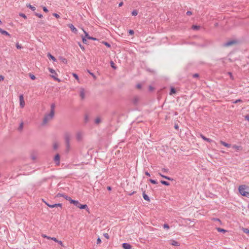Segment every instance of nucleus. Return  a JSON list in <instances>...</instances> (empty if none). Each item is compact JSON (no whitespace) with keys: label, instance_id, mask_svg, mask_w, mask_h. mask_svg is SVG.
Masks as SVG:
<instances>
[{"label":"nucleus","instance_id":"obj_1","mask_svg":"<svg viewBox=\"0 0 249 249\" xmlns=\"http://www.w3.org/2000/svg\"><path fill=\"white\" fill-rule=\"evenodd\" d=\"M238 190L242 196L249 198V186L246 185H240Z\"/></svg>","mask_w":249,"mask_h":249},{"label":"nucleus","instance_id":"obj_2","mask_svg":"<svg viewBox=\"0 0 249 249\" xmlns=\"http://www.w3.org/2000/svg\"><path fill=\"white\" fill-rule=\"evenodd\" d=\"M65 142L66 144V151L68 152L70 150V141L71 139V135L68 132H66L64 134Z\"/></svg>","mask_w":249,"mask_h":249},{"label":"nucleus","instance_id":"obj_3","mask_svg":"<svg viewBox=\"0 0 249 249\" xmlns=\"http://www.w3.org/2000/svg\"><path fill=\"white\" fill-rule=\"evenodd\" d=\"M54 116V113L52 112H50L49 114L45 115L43 120L42 124H46L48 122L53 119Z\"/></svg>","mask_w":249,"mask_h":249},{"label":"nucleus","instance_id":"obj_4","mask_svg":"<svg viewBox=\"0 0 249 249\" xmlns=\"http://www.w3.org/2000/svg\"><path fill=\"white\" fill-rule=\"evenodd\" d=\"M71 202L72 204H73L77 208H79L80 209H86V211H87L89 213V209L88 208L87 205L81 204L77 200H71Z\"/></svg>","mask_w":249,"mask_h":249},{"label":"nucleus","instance_id":"obj_5","mask_svg":"<svg viewBox=\"0 0 249 249\" xmlns=\"http://www.w3.org/2000/svg\"><path fill=\"white\" fill-rule=\"evenodd\" d=\"M237 43V41L234 40H230L229 41H227L226 43L224 44L225 47H229L230 46H231L232 45L235 44Z\"/></svg>","mask_w":249,"mask_h":249},{"label":"nucleus","instance_id":"obj_6","mask_svg":"<svg viewBox=\"0 0 249 249\" xmlns=\"http://www.w3.org/2000/svg\"><path fill=\"white\" fill-rule=\"evenodd\" d=\"M83 134L81 132H78L76 134V139L77 141H81L83 138Z\"/></svg>","mask_w":249,"mask_h":249},{"label":"nucleus","instance_id":"obj_7","mask_svg":"<svg viewBox=\"0 0 249 249\" xmlns=\"http://www.w3.org/2000/svg\"><path fill=\"white\" fill-rule=\"evenodd\" d=\"M19 101H20V106L21 108H23L25 106V102L24 100L23 95L21 94L19 96Z\"/></svg>","mask_w":249,"mask_h":249},{"label":"nucleus","instance_id":"obj_8","mask_svg":"<svg viewBox=\"0 0 249 249\" xmlns=\"http://www.w3.org/2000/svg\"><path fill=\"white\" fill-rule=\"evenodd\" d=\"M60 157L59 154H57L54 158V161L57 165H59L60 163Z\"/></svg>","mask_w":249,"mask_h":249},{"label":"nucleus","instance_id":"obj_9","mask_svg":"<svg viewBox=\"0 0 249 249\" xmlns=\"http://www.w3.org/2000/svg\"><path fill=\"white\" fill-rule=\"evenodd\" d=\"M142 196L144 200L149 202L150 201L149 197L148 196L145 194V191L143 190V189L142 188Z\"/></svg>","mask_w":249,"mask_h":249},{"label":"nucleus","instance_id":"obj_10","mask_svg":"<svg viewBox=\"0 0 249 249\" xmlns=\"http://www.w3.org/2000/svg\"><path fill=\"white\" fill-rule=\"evenodd\" d=\"M68 27L71 29V31L74 33H77V30L72 24H68Z\"/></svg>","mask_w":249,"mask_h":249},{"label":"nucleus","instance_id":"obj_11","mask_svg":"<svg viewBox=\"0 0 249 249\" xmlns=\"http://www.w3.org/2000/svg\"><path fill=\"white\" fill-rule=\"evenodd\" d=\"M122 247L124 249H131L132 248L131 245L128 243H123Z\"/></svg>","mask_w":249,"mask_h":249},{"label":"nucleus","instance_id":"obj_12","mask_svg":"<svg viewBox=\"0 0 249 249\" xmlns=\"http://www.w3.org/2000/svg\"><path fill=\"white\" fill-rule=\"evenodd\" d=\"M140 101L139 97L138 96H135L133 99L132 102L134 105H137Z\"/></svg>","mask_w":249,"mask_h":249},{"label":"nucleus","instance_id":"obj_13","mask_svg":"<svg viewBox=\"0 0 249 249\" xmlns=\"http://www.w3.org/2000/svg\"><path fill=\"white\" fill-rule=\"evenodd\" d=\"M0 33L2 35L7 36L10 37H11V35L7 31L3 30L1 28H0Z\"/></svg>","mask_w":249,"mask_h":249},{"label":"nucleus","instance_id":"obj_14","mask_svg":"<svg viewBox=\"0 0 249 249\" xmlns=\"http://www.w3.org/2000/svg\"><path fill=\"white\" fill-rule=\"evenodd\" d=\"M201 27L199 25H192L191 29L195 31H198L200 30Z\"/></svg>","mask_w":249,"mask_h":249},{"label":"nucleus","instance_id":"obj_15","mask_svg":"<svg viewBox=\"0 0 249 249\" xmlns=\"http://www.w3.org/2000/svg\"><path fill=\"white\" fill-rule=\"evenodd\" d=\"M80 96L81 97L82 99H84L85 98V92L84 89H81L80 90Z\"/></svg>","mask_w":249,"mask_h":249},{"label":"nucleus","instance_id":"obj_16","mask_svg":"<svg viewBox=\"0 0 249 249\" xmlns=\"http://www.w3.org/2000/svg\"><path fill=\"white\" fill-rule=\"evenodd\" d=\"M220 143L222 145H224V146H226V147H227L229 148V147H231V144H230L227 143H226V142H223V141H220Z\"/></svg>","mask_w":249,"mask_h":249},{"label":"nucleus","instance_id":"obj_17","mask_svg":"<svg viewBox=\"0 0 249 249\" xmlns=\"http://www.w3.org/2000/svg\"><path fill=\"white\" fill-rule=\"evenodd\" d=\"M171 245L175 246H178L179 245V243L176 241L172 240L170 242Z\"/></svg>","mask_w":249,"mask_h":249},{"label":"nucleus","instance_id":"obj_18","mask_svg":"<svg viewBox=\"0 0 249 249\" xmlns=\"http://www.w3.org/2000/svg\"><path fill=\"white\" fill-rule=\"evenodd\" d=\"M159 175L160 176H161V177H162L163 178H164L167 180H172L173 179L169 177H167V176H164V175H162L161 173H159Z\"/></svg>","mask_w":249,"mask_h":249},{"label":"nucleus","instance_id":"obj_19","mask_svg":"<svg viewBox=\"0 0 249 249\" xmlns=\"http://www.w3.org/2000/svg\"><path fill=\"white\" fill-rule=\"evenodd\" d=\"M47 56L48 57V58L52 59L53 61H56V59L53 56L51 55V53H48L47 54Z\"/></svg>","mask_w":249,"mask_h":249},{"label":"nucleus","instance_id":"obj_20","mask_svg":"<svg viewBox=\"0 0 249 249\" xmlns=\"http://www.w3.org/2000/svg\"><path fill=\"white\" fill-rule=\"evenodd\" d=\"M201 137L205 141L209 142H211L212 141V140H211L209 138H206V137H205L204 136H203V135H201Z\"/></svg>","mask_w":249,"mask_h":249},{"label":"nucleus","instance_id":"obj_21","mask_svg":"<svg viewBox=\"0 0 249 249\" xmlns=\"http://www.w3.org/2000/svg\"><path fill=\"white\" fill-rule=\"evenodd\" d=\"M176 93V89L172 87L170 89V95H173L174 94H175Z\"/></svg>","mask_w":249,"mask_h":249},{"label":"nucleus","instance_id":"obj_22","mask_svg":"<svg viewBox=\"0 0 249 249\" xmlns=\"http://www.w3.org/2000/svg\"><path fill=\"white\" fill-rule=\"evenodd\" d=\"M55 104L54 103L52 104L51 105V111L50 112H52L54 113V108H55Z\"/></svg>","mask_w":249,"mask_h":249},{"label":"nucleus","instance_id":"obj_23","mask_svg":"<svg viewBox=\"0 0 249 249\" xmlns=\"http://www.w3.org/2000/svg\"><path fill=\"white\" fill-rule=\"evenodd\" d=\"M216 230L218 232H222L223 233H225L227 231L225 230L220 228H216Z\"/></svg>","mask_w":249,"mask_h":249},{"label":"nucleus","instance_id":"obj_24","mask_svg":"<svg viewBox=\"0 0 249 249\" xmlns=\"http://www.w3.org/2000/svg\"><path fill=\"white\" fill-rule=\"evenodd\" d=\"M23 122H21L20 124H19V126L18 128V130L19 131H22V130L23 129Z\"/></svg>","mask_w":249,"mask_h":249},{"label":"nucleus","instance_id":"obj_25","mask_svg":"<svg viewBox=\"0 0 249 249\" xmlns=\"http://www.w3.org/2000/svg\"><path fill=\"white\" fill-rule=\"evenodd\" d=\"M160 182L162 184L166 185V186H169L170 185L169 182L165 181V180H161Z\"/></svg>","mask_w":249,"mask_h":249},{"label":"nucleus","instance_id":"obj_26","mask_svg":"<svg viewBox=\"0 0 249 249\" xmlns=\"http://www.w3.org/2000/svg\"><path fill=\"white\" fill-rule=\"evenodd\" d=\"M66 200H69L71 203L72 204V202H71V200H73V199H72L70 196H65V197H64Z\"/></svg>","mask_w":249,"mask_h":249},{"label":"nucleus","instance_id":"obj_27","mask_svg":"<svg viewBox=\"0 0 249 249\" xmlns=\"http://www.w3.org/2000/svg\"><path fill=\"white\" fill-rule=\"evenodd\" d=\"M87 71L93 77L94 80L97 79V77L94 75L93 73L90 72L89 70H88Z\"/></svg>","mask_w":249,"mask_h":249},{"label":"nucleus","instance_id":"obj_28","mask_svg":"<svg viewBox=\"0 0 249 249\" xmlns=\"http://www.w3.org/2000/svg\"><path fill=\"white\" fill-rule=\"evenodd\" d=\"M27 6L29 8H30L32 11H35L36 10V7L34 6H32L31 4H29V5H27Z\"/></svg>","mask_w":249,"mask_h":249},{"label":"nucleus","instance_id":"obj_29","mask_svg":"<svg viewBox=\"0 0 249 249\" xmlns=\"http://www.w3.org/2000/svg\"><path fill=\"white\" fill-rule=\"evenodd\" d=\"M48 70L51 73H52L53 74H54L55 75L57 74L55 72V71L53 69L49 68Z\"/></svg>","mask_w":249,"mask_h":249},{"label":"nucleus","instance_id":"obj_30","mask_svg":"<svg viewBox=\"0 0 249 249\" xmlns=\"http://www.w3.org/2000/svg\"><path fill=\"white\" fill-rule=\"evenodd\" d=\"M58 147V144L57 143L55 142L54 143H53V148L54 150H56Z\"/></svg>","mask_w":249,"mask_h":249},{"label":"nucleus","instance_id":"obj_31","mask_svg":"<svg viewBox=\"0 0 249 249\" xmlns=\"http://www.w3.org/2000/svg\"><path fill=\"white\" fill-rule=\"evenodd\" d=\"M243 231L244 233L248 234L249 235V230L247 228H244Z\"/></svg>","mask_w":249,"mask_h":249},{"label":"nucleus","instance_id":"obj_32","mask_svg":"<svg viewBox=\"0 0 249 249\" xmlns=\"http://www.w3.org/2000/svg\"><path fill=\"white\" fill-rule=\"evenodd\" d=\"M101 122V120L100 118H97L95 120V123L96 124H99Z\"/></svg>","mask_w":249,"mask_h":249},{"label":"nucleus","instance_id":"obj_33","mask_svg":"<svg viewBox=\"0 0 249 249\" xmlns=\"http://www.w3.org/2000/svg\"><path fill=\"white\" fill-rule=\"evenodd\" d=\"M212 220H213V221H217V222H219V223L220 224H221V222L220 220L219 219H218V218H213L212 219Z\"/></svg>","mask_w":249,"mask_h":249},{"label":"nucleus","instance_id":"obj_34","mask_svg":"<svg viewBox=\"0 0 249 249\" xmlns=\"http://www.w3.org/2000/svg\"><path fill=\"white\" fill-rule=\"evenodd\" d=\"M82 30H83V32H84V34L85 35V37L86 38H87L88 39H89V37H90V36H89V35L88 34V33L86 31H85L84 29H82Z\"/></svg>","mask_w":249,"mask_h":249},{"label":"nucleus","instance_id":"obj_35","mask_svg":"<svg viewBox=\"0 0 249 249\" xmlns=\"http://www.w3.org/2000/svg\"><path fill=\"white\" fill-rule=\"evenodd\" d=\"M137 14H138V11H137V10H134L132 12V16H135L136 15H137Z\"/></svg>","mask_w":249,"mask_h":249},{"label":"nucleus","instance_id":"obj_36","mask_svg":"<svg viewBox=\"0 0 249 249\" xmlns=\"http://www.w3.org/2000/svg\"><path fill=\"white\" fill-rule=\"evenodd\" d=\"M66 196V195L64 194H60V193H58L56 196L57 197H65Z\"/></svg>","mask_w":249,"mask_h":249},{"label":"nucleus","instance_id":"obj_37","mask_svg":"<svg viewBox=\"0 0 249 249\" xmlns=\"http://www.w3.org/2000/svg\"><path fill=\"white\" fill-rule=\"evenodd\" d=\"M149 181L152 183V184H157V182L156 180H154V179H149Z\"/></svg>","mask_w":249,"mask_h":249},{"label":"nucleus","instance_id":"obj_38","mask_svg":"<svg viewBox=\"0 0 249 249\" xmlns=\"http://www.w3.org/2000/svg\"><path fill=\"white\" fill-rule=\"evenodd\" d=\"M60 207L61 209L62 208V204L61 203L54 204V207Z\"/></svg>","mask_w":249,"mask_h":249},{"label":"nucleus","instance_id":"obj_39","mask_svg":"<svg viewBox=\"0 0 249 249\" xmlns=\"http://www.w3.org/2000/svg\"><path fill=\"white\" fill-rule=\"evenodd\" d=\"M29 76L32 80H35L36 78V76L31 73L29 74Z\"/></svg>","mask_w":249,"mask_h":249},{"label":"nucleus","instance_id":"obj_40","mask_svg":"<svg viewBox=\"0 0 249 249\" xmlns=\"http://www.w3.org/2000/svg\"><path fill=\"white\" fill-rule=\"evenodd\" d=\"M51 77L54 79V80L60 82V80L58 79V78L56 77L54 75H51Z\"/></svg>","mask_w":249,"mask_h":249},{"label":"nucleus","instance_id":"obj_41","mask_svg":"<svg viewBox=\"0 0 249 249\" xmlns=\"http://www.w3.org/2000/svg\"><path fill=\"white\" fill-rule=\"evenodd\" d=\"M19 15V16L25 19H26L27 18V16L24 14L20 13Z\"/></svg>","mask_w":249,"mask_h":249},{"label":"nucleus","instance_id":"obj_42","mask_svg":"<svg viewBox=\"0 0 249 249\" xmlns=\"http://www.w3.org/2000/svg\"><path fill=\"white\" fill-rule=\"evenodd\" d=\"M103 43H104V44H105L107 47H108V48H109V47H110V45L108 42L104 41Z\"/></svg>","mask_w":249,"mask_h":249},{"label":"nucleus","instance_id":"obj_43","mask_svg":"<svg viewBox=\"0 0 249 249\" xmlns=\"http://www.w3.org/2000/svg\"><path fill=\"white\" fill-rule=\"evenodd\" d=\"M192 77H194V78H198V77H199V74L198 73L193 74H192Z\"/></svg>","mask_w":249,"mask_h":249},{"label":"nucleus","instance_id":"obj_44","mask_svg":"<svg viewBox=\"0 0 249 249\" xmlns=\"http://www.w3.org/2000/svg\"><path fill=\"white\" fill-rule=\"evenodd\" d=\"M53 15L57 18H60L59 15L57 13H53Z\"/></svg>","mask_w":249,"mask_h":249},{"label":"nucleus","instance_id":"obj_45","mask_svg":"<svg viewBox=\"0 0 249 249\" xmlns=\"http://www.w3.org/2000/svg\"><path fill=\"white\" fill-rule=\"evenodd\" d=\"M72 75L77 80H78V75L76 74V73H72Z\"/></svg>","mask_w":249,"mask_h":249},{"label":"nucleus","instance_id":"obj_46","mask_svg":"<svg viewBox=\"0 0 249 249\" xmlns=\"http://www.w3.org/2000/svg\"><path fill=\"white\" fill-rule=\"evenodd\" d=\"M62 59V61L65 63V64H66L67 63V59L65 58H61Z\"/></svg>","mask_w":249,"mask_h":249},{"label":"nucleus","instance_id":"obj_47","mask_svg":"<svg viewBox=\"0 0 249 249\" xmlns=\"http://www.w3.org/2000/svg\"><path fill=\"white\" fill-rule=\"evenodd\" d=\"M35 15L37 17H38V18H41L43 16L42 15V14H38V13H36L35 14Z\"/></svg>","mask_w":249,"mask_h":249},{"label":"nucleus","instance_id":"obj_48","mask_svg":"<svg viewBox=\"0 0 249 249\" xmlns=\"http://www.w3.org/2000/svg\"><path fill=\"white\" fill-rule=\"evenodd\" d=\"M104 236L107 239H108L109 237V235L107 233H104Z\"/></svg>","mask_w":249,"mask_h":249},{"label":"nucleus","instance_id":"obj_49","mask_svg":"<svg viewBox=\"0 0 249 249\" xmlns=\"http://www.w3.org/2000/svg\"><path fill=\"white\" fill-rule=\"evenodd\" d=\"M148 89L149 91H152L154 90V88L151 86H149L148 87Z\"/></svg>","mask_w":249,"mask_h":249},{"label":"nucleus","instance_id":"obj_50","mask_svg":"<svg viewBox=\"0 0 249 249\" xmlns=\"http://www.w3.org/2000/svg\"><path fill=\"white\" fill-rule=\"evenodd\" d=\"M164 228L169 229V226L167 224H164L163 225Z\"/></svg>","mask_w":249,"mask_h":249},{"label":"nucleus","instance_id":"obj_51","mask_svg":"<svg viewBox=\"0 0 249 249\" xmlns=\"http://www.w3.org/2000/svg\"><path fill=\"white\" fill-rule=\"evenodd\" d=\"M50 239L53 240L56 242H58V240L55 237H51Z\"/></svg>","mask_w":249,"mask_h":249},{"label":"nucleus","instance_id":"obj_52","mask_svg":"<svg viewBox=\"0 0 249 249\" xmlns=\"http://www.w3.org/2000/svg\"><path fill=\"white\" fill-rule=\"evenodd\" d=\"M129 34L130 35H134V31H133V30H130L129 31Z\"/></svg>","mask_w":249,"mask_h":249},{"label":"nucleus","instance_id":"obj_53","mask_svg":"<svg viewBox=\"0 0 249 249\" xmlns=\"http://www.w3.org/2000/svg\"><path fill=\"white\" fill-rule=\"evenodd\" d=\"M136 87L138 89H141L142 88V85L141 84H138L137 85Z\"/></svg>","mask_w":249,"mask_h":249},{"label":"nucleus","instance_id":"obj_54","mask_svg":"<svg viewBox=\"0 0 249 249\" xmlns=\"http://www.w3.org/2000/svg\"><path fill=\"white\" fill-rule=\"evenodd\" d=\"M233 147H234L235 148H236L237 150H240L241 149V146H240L234 145L233 146Z\"/></svg>","mask_w":249,"mask_h":249},{"label":"nucleus","instance_id":"obj_55","mask_svg":"<svg viewBox=\"0 0 249 249\" xmlns=\"http://www.w3.org/2000/svg\"><path fill=\"white\" fill-rule=\"evenodd\" d=\"M89 39H91V40H97V39L96 38L94 37H92V36L89 37Z\"/></svg>","mask_w":249,"mask_h":249},{"label":"nucleus","instance_id":"obj_56","mask_svg":"<svg viewBox=\"0 0 249 249\" xmlns=\"http://www.w3.org/2000/svg\"><path fill=\"white\" fill-rule=\"evenodd\" d=\"M101 243V239L99 237L97 240V244H99Z\"/></svg>","mask_w":249,"mask_h":249},{"label":"nucleus","instance_id":"obj_57","mask_svg":"<svg viewBox=\"0 0 249 249\" xmlns=\"http://www.w3.org/2000/svg\"><path fill=\"white\" fill-rule=\"evenodd\" d=\"M82 41L84 43L87 44V40L85 37H82Z\"/></svg>","mask_w":249,"mask_h":249},{"label":"nucleus","instance_id":"obj_58","mask_svg":"<svg viewBox=\"0 0 249 249\" xmlns=\"http://www.w3.org/2000/svg\"><path fill=\"white\" fill-rule=\"evenodd\" d=\"M42 236L44 238H47L48 239H51V237H49V236H47V235H46L45 234H43Z\"/></svg>","mask_w":249,"mask_h":249},{"label":"nucleus","instance_id":"obj_59","mask_svg":"<svg viewBox=\"0 0 249 249\" xmlns=\"http://www.w3.org/2000/svg\"><path fill=\"white\" fill-rule=\"evenodd\" d=\"M242 101L240 99H238V100H236V101H235L233 103H235V104H236L238 102H242Z\"/></svg>","mask_w":249,"mask_h":249},{"label":"nucleus","instance_id":"obj_60","mask_svg":"<svg viewBox=\"0 0 249 249\" xmlns=\"http://www.w3.org/2000/svg\"><path fill=\"white\" fill-rule=\"evenodd\" d=\"M43 10L45 12H46V13H47V12H48V10L47 8L46 7H43Z\"/></svg>","mask_w":249,"mask_h":249},{"label":"nucleus","instance_id":"obj_61","mask_svg":"<svg viewBox=\"0 0 249 249\" xmlns=\"http://www.w3.org/2000/svg\"><path fill=\"white\" fill-rule=\"evenodd\" d=\"M89 120V118H88V116L87 115L85 116V121L86 123H87Z\"/></svg>","mask_w":249,"mask_h":249},{"label":"nucleus","instance_id":"obj_62","mask_svg":"<svg viewBox=\"0 0 249 249\" xmlns=\"http://www.w3.org/2000/svg\"><path fill=\"white\" fill-rule=\"evenodd\" d=\"M47 206L50 208H54V204H47Z\"/></svg>","mask_w":249,"mask_h":249},{"label":"nucleus","instance_id":"obj_63","mask_svg":"<svg viewBox=\"0 0 249 249\" xmlns=\"http://www.w3.org/2000/svg\"><path fill=\"white\" fill-rule=\"evenodd\" d=\"M57 243H58V244H59L61 246L64 247V245H63V244L62 241L58 240V242H57Z\"/></svg>","mask_w":249,"mask_h":249},{"label":"nucleus","instance_id":"obj_64","mask_svg":"<svg viewBox=\"0 0 249 249\" xmlns=\"http://www.w3.org/2000/svg\"><path fill=\"white\" fill-rule=\"evenodd\" d=\"M16 47L17 48V49H21V46L20 45H19L18 44V43H17L16 44Z\"/></svg>","mask_w":249,"mask_h":249}]
</instances>
